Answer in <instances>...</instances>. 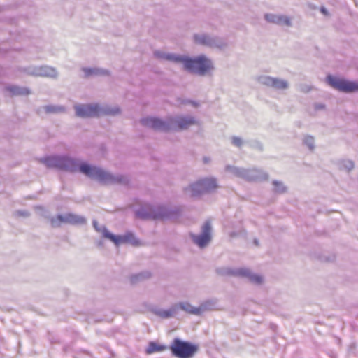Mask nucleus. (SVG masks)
<instances>
[{"instance_id": "obj_1", "label": "nucleus", "mask_w": 358, "mask_h": 358, "mask_svg": "<svg viewBox=\"0 0 358 358\" xmlns=\"http://www.w3.org/2000/svg\"><path fill=\"white\" fill-rule=\"evenodd\" d=\"M41 162L48 168H53L69 172L79 171L87 177L103 184H127L128 179L122 175H113L103 169L91 166L87 163H80L76 159L67 155H52L41 159Z\"/></svg>"}, {"instance_id": "obj_2", "label": "nucleus", "mask_w": 358, "mask_h": 358, "mask_svg": "<svg viewBox=\"0 0 358 358\" xmlns=\"http://www.w3.org/2000/svg\"><path fill=\"white\" fill-rule=\"evenodd\" d=\"M154 55L156 58L159 59L174 63H182L185 70L201 76L206 75L214 69L212 61L204 55L191 58L174 53L156 50L154 52Z\"/></svg>"}, {"instance_id": "obj_3", "label": "nucleus", "mask_w": 358, "mask_h": 358, "mask_svg": "<svg viewBox=\"0 0 358 358\" xmlns=\"http://www.w3.org/2000/svg\"><path fill=\"white\" fill-rule=\"evenodd\" d=\"M142 125L159 131H182L196 124V119L191 115L169 116L162 120L158 117H147L141 120Z\"/></svg>"}, {"instance_id": "obj_4", "label": "nucleus", "mask_w": 358, "mask_h": 358, "mask_svg": "<svg viewBox=\"0 0 358 358\" xmlns=\"http://www.w3.org/2000/svg\"><path fill=\"white\" fill-rule=\"evenodd\" d=\"M135 214L142 220H171L179 217L180 209L178 207L146 205L138 208Z\"/></svg>"}, {"instance_id": "obj_5", "label": "nucleus", "mask_w": 358, "mask_h": 358, "mask_svg": "<svg viewBox=\"0 0 358 358\" xmlns=\"http://www.w3.org/2000/svg\"><path fill=\"white\" fill-rule=\"evenodd\" d=\"M76 115L81 118L99 117L101 115H116L120 113V108L117 106L100 105L98 103L76 104Z\"/></svg>"}, {"instance_id": "obj_6", "label": "nucleus", "mask_w": 358, "mask_h": 358, "mask_svg": "<svg viewBox=\"0 0 358 358\" xmlns=\"http://www.w3.org/2000/svg\"><path fill=\"white\" fill-rule=\"evenodd\" d=\"M225 171L231 173L233 176L248 182L266 180L268 178L267 173L262 169L256 168L245 169L231 165H227L225 166Z\"/></svg>"}, {"instance_id": "obj_7", "label": "nucleus", "mask_w": 358, "mask_h": 358, "mask_svg": "<svg viewBox=\"0 0 358 358\" xmlns=\"http://www.w3.org/2000/svg\"><path fill=\"white\" fill-rule=\"evenodd\" d=\"M218 187L217 179L214 177L203 178L191 184L185 189L186 194L192 197L199 196L201 194L210 193Z\"/></svg>"}, {"instance_id": "obj_8", "label": "nucleus", "mask_w": 358, "mask_h": 358, "mask_svg": "<svg viewBox=\"0 0 358 358\" xmlns=\"http://www.w3.org/2000/svg\"><path fill=\"white\" fill-rule=\"evenodd\" d=\"M172 355L178 358H191L197 350V346L179 338H175L170 345Z\"/></svg>"}, {"instance_id": "obj_9", "label": "nucleus", "mask_w": 358, "mask_h": 358, "mask_svg": "<svg viewBox=\"0 0 358 358\" xmlns=\"http://www.w3.org/2000/svg\"><path fill=\"white\" fill-rule=\"evenodd\" d=\"M217 272L221 275H231L236 277L246 278L250 282L255 285H259L263 282V278L261 275L252 273L250 269L246 268H218Z\"/></svg>"}, {"instance_id": "obj_10", "label": "nucleus", "mask_w": 358, "mask_h": 358, "mask_svg": "<svg viewBox=\"0 0 358 358\" xmlns=\"http://www.w3.org/2000/svg\"><path fill=\"white\" fill-rule=\"evenodd\" d=\"M195 43L213 48H223L227 45L225 40L207 34H196L193 36Z\"/></svg>"}, {"instance_id": "obj_11", "label": "nucleus", "mask_w": 358, "mask_h": 358, "mask_svg": "<svg viewBox=\"0 0 358 358\" xmlns=\"http://www.w3.org/2000/svg\"><path fill=\"white\" fill-rule=\"evenodd\" d=\"M327 82L334 89L343 92H353L358 91V83L348 81L333 76L327 77Z\"/></svg>"}, {"instance_id": "obj_12", "label": "nucleus", "mask_w": 358, "mask_h": 358, "mask_svg": "<svg viewBox=\"0 0 358 358\" xmlns=\"http://www.w3.org/2000/svg\"><path fill=\"white\" fill-rule=\"evenodd\" d=\"M257 80L259 84L268 87H271L278 91L286 90L289 87V82L285 79L280 78L262 75L258 76Z\"/></svg>"}, {"instance_id": "obj_13", "label": "nucleus", "mask_w": 358, "mask_h": 358, "mask_svg": "<svg viewBox=\"0 0 358 358\" xmlns=\"http://www.w3.org/2000/svg\"><path fill=\"white\" fill-rule=\"evenodd\" d=\"M211 223L210 221H206L201 227V233L196 235L192 233L189 234L192 241L200 248H203L208 245L211 240Z\"/></svg>"}, {"instance_id": "obj_14", "label": "nucleus", "mask_w": 358, "mask_h": 358, "mask_svg": "<svg viewBox=\"0 0 358 358\" xmlns=\"http://www.w3.org/2000/svg\"><path fill=\"white\" fill-rule=\"evenodd\" d=\"M24 71L31 76L49 77L55 78L57 76L56 69L49 66H29L24 69Z\"/></svg>"}, {"instance_id": "obj_15", "label": "nucleus", "mask_w": 358, "mask_h": 358, "mask_svg": "<svg viewBox=\"0 0 358 358\" xmlns=\"http://www.w3.org/2000/svg\"><path fill=\"white\" fill-rule=\"evenodd\" d=\"M107 238L113 241L116 245L120 243H131L133 245L137 243V240L132 233L128 232L122 236H115L113 234H106Z\"/></svg>"}, {"instance_id": "obj_16", "label": "nucleus", "mask_w": 358, "mask_h": 358, "mask_svg": "<svg viewBox=\"0 0 358 358\" xmlns=\"http://www.w3.org/2000/svg\"><path fill=\"white\" fill-rule=\"evenodd\" d=\"M264 19L269 23L278 25L292 26V22L289 17L284 15H276L273 13H266L264 15Z\"/></svg>"}, {"instance_id": "obj_17", "label": "nucleus", "mask_w": 358, "mask_h": 358, "mask_svg": "<svg viewBox=\"0 0 358 358\" xmlns=\"http://www.w3.org/2000/svg\"><path fill=\"white\" fill-rule=\"evenodd\" d=\"M176 307V313H178L179 310H182L189 314L199 315V310L197 307L192 306L187 301L179 302L175 304Z\"/></svg>"}, {"instance_id": "obj_18", "label": "nucleus", "mask_w": 358, "mask_h": 358, "mask_svg": "<svg viewBox=\"0 0 358 358\" xmlns=\"http://www.w3.org/2000/svg\"><path fill=\"white\" fill-rule=\"evenodd\" d=\"M4 90L7 92H9L13 96H25L30 94V90L29 88L14 85H6L4 86Z\"/></svg>"}, {"instance_id": "obj_19", "label": "nucleus", "mask_w": 358, "mask_h": 358, "mask_svg": "<svg viewBox=\"0 0 358 358\" xmlns=\"http://www.w3.org/2000/svg\"><path fill=\"white\" fill-rule=\"evenodd\" d=\"M154 313L162 318H169L177 314L175 304L169 309L156 308Z\"/></svg>"}, {"instance_id": "obj_20", "label": "nucleus", "mask_w": 358, "mask_h": 358, "mask_svg": "<svg viewBox=\"0 0 358 358\" xmlns=\"http://www.w3.org/2000/svg\"><path fill=\"white\" fill-rule=\"evenodd\" d=\"M50 221L53 227H59L62 223L69 224V213L59 214L56 217H52Z\"/></svg>"}, {"instance_id": "obj_21", "label": "nucleus", "mask_w": 358, "mask_h": 358, "mask_svg": "<svg viewBox=\"0 0 358 358\" xmlns=\"http://www.w3.org/2000/svg\"><path fill=\"white\" fill-rule=\"evenodd\" d=\"M87 223V219L82 215L73 213H69V224L71 225H84Z\"/></svg>"}, {"instance_id": "obj_22", "label": "nucleus", "mask_w": 358, "mask_h": 358, "mask_svg": "<svg viewBox=\"0 0 358 358\" xmlns=\"http://www.w3.org/2000/svg\"><path fill=\"white\" fill-rule=\"evenodd\" d=\"M83 72L85 73V76L86 77H89L90 76H99V75H108V71L99 68H83Z\"/></svg>"}, {"instance_id": "obj_23", "label": "nucleus", "mask_w": 358, "mask_h": 358, "mask_svg": "<svg viewBox=\"0 0 358 358\" xmlns=\"http://www.w3.org/2000/svg\"><path fill=\"white\" fill-rule=\"evenodd\" d=\"M46 113H64L66 108L59 105H47L43 107Z\"/></svg>"}, {"instance_id": "obj_24", "label": "nucleus", "mask_w": 358, "mask_h": 358, "mask_svg": "<svg viewBox=\"0 0 358 358\" xmlns=\"http://www.w3.org/2000/svg\"><path fill=\"white\" fill-rule=\"evenodd\" d=\"M150 276H151V273L149 271H143L139 273L131 275L130 280H131V282L132 284H134L138 282L142 281L143 280L148 279Z\"/></svg>"}, {"instance_id": "obj_25", "label": "nucleus", "mask_w": 358, "mask_h": 358, "mask_svg": "<svg viewBox=\"0 0 358 358\" xmlns=\"http://www.w3.org/2000/svg\"><path fill=\"white\" fill-rule=\"evenodd\" d=\"M216 304V301L214 300H207L201 303V305L197 307L199 310V315H201L206 310L212 309Z\"/></svg>"}, {"instance_id": "obj_26", "label": "nucleus", "mask_w": 358, "mask_h": 358, "mask_svg": "<svg viewBox=\"0 0 358 358\" xmlns=\"http://www.w3.org/2000/svg\"><path fill=\"white\" fill-rule=\"evenodd\" d=\"M166 349L164 345H160L157 344L155 342H150L148 345V347L146 349L147 354H151L155 352H161Z\"/></svg>"}, {"instance_id": "obj_27", "label": "nucleus", "mask_w": 358, "mask_h": 358, "mask_svg": "<svg viewBox=\"0 0 358 358\" xmlns=\"http://www.w3.org/2000/svg\"><path fill=\"white\" fill-rule=\"evenodd\" d=\"M92 224H93V227L94 228V229L98 231V232H101L103 234V236L104 238H107V236H106V234H111L110 232L108 231V230L107 229V228L103 226V225H99L98 224V222L95 220H93L92 222Z\"/></svg>"}, {"instance_id": "obj_28", "label": "nucleus", "mask_w": 358, "mask_h": 358, "mask_svg": "<svg viewBox=\"0 0 358 358\" xmlns=\"http://www.w3.org/2000/svg\"><path fill=\"white\" fill-rule=\"evenodd\" d=\"M273 185L274 186V192L278 194H282L286 192V187L284 184L278 180H273Z\"/></svg>"}, {"instance_id": "obj_29", "label": "nucleus", "mask_w": 358, "mask_h": 358, "mask_svg": "<svg viewBox=\"0 0 358 358\" xmlns=\"http://www.w3.org/2000/svg\"><path fill=\"white\" fill-rule=\"evenodd\" d=\"M303 143L310 150L315 148V140L312 136H306L303 138Z\"/></svg>"}, {"instance_id": "obj_30", "label": "nucleus", "mask_w": 358, "mask_h": 358, "mask_svg": "<svg viewBox=\"0 0 358 358\" xmlns=\"http://www.w3.org/2000/svg\"><path fill=\"white\" fill-rule=\"evenodd\" d=\"M341 166L344 169L347 170L348 171H350L352 169H353V168L355 166V164H354V162L352 160L345 159V160H343L341 162Z\"/></svg>"}, {"instance_id": "obj_31", "label": "nucleus", "mask_w": 358, "mask_h": 358, "mask_svg": "<svg viewBox=\"0 0 358 358\" xmlns=\"http://www.w3.org/2000/svg\"><path fill=\"white\" fill-rule=\"evenodd\" d=\"M231 143L233 145L240 148L244 144V141L241 137L234 136L231 138Z\"/></svg>"}, {"instance_id": "obj_32", "label": "nucleus", "mask_w": 358, "mask_h": 358, "mask_svg": "<svg viewBox=\"0 0 358 358\" xmlns=\"http://www.w3.org/2000/svg\"><path fill=\"white\" fill-rule=\"evenodd\" d=\"M320 12H321L322 14H324V15H329V12H328V10H327V8H324V6H322V7L320 8Z\"/></svg>"}, {"instance_id": "obj_33", "label": "nucleus", "mask_w": 358, "mask_h": 358, "mask_svg": "<svg viewBox=\"0 0 358 358\" xmlns=\"http://www.w3.org/2000/svg\"><path fill=\"white\" fill-rule=\"evenodd\" d=\"M191 103L194 107H197L199 106V103L194 101H186L184 102V103Z\"/></svg>"}, {"instance_id": "obj_34", "label": "nucleus", "mask_w": 358, "mask_h": 358, "mask_svg": "<svg viewBox=\"0 0 358 358\" xmlns=\"http://www.w3.org/2000/svg\"><path fill=\"white\" fill-rule=\"evenodd\" d=\"M17 214L20 215L22 216H28L29 215V213L27 211H18Z\"/></svg>"}, {"instance_id": "obj_35", "label": "nucleus", "mask_w": 358, "mask_h": 358, "mask_svg": "<svg viewBox=\"0 0 358 358\" xmlns=\"http://www.w3.org/2000/svg\"><path fill=\"white\" fill-rule=\"evenodd\" d=\"M324 105H322V104H319V105H317V106H315V108H316V109H322V108H324Z\"/></svg>"}, {"instance_id": "obj_36", "label": "nucleus", "mask_w": 358, "mask_h": 358, "mask_svg": "<svg viewBox=\"0 0 358 358\" xmlns=\"http://www.w3.org/2000/svg\"><path fill=\"white\" fill-rule=\"evenodd\" d=\"M257 148L260 150H262V145L259 143H257Z\"/></svg>"}, {"instance_id": "obj_37", "label": "nucleus", "mask_w": 358, "mask_h": 358, "mask_svg": "<svg viewBox=\"0 0 358 358\" xmlns=\"http://www.w3.org/2000/svg\"><path fill=\"white\" fill-rule=\"evenodd\" d=\"M203 161H204L205 163H208L210 161V159L207 158V157H204L203 158Z\"/></svg>"}, {"instance_id": "obj_38", "label": "nucleus", "mask_w": 358, "mask_h": 358, "mask_svg": "<svg viewBox=\"0 0 358 358\" xmlns=\"http://www.w3.org/2000/svg\"><path fill=\"white\" fill-rule=\"evenodd\" d=\"M255 243L256 245H257V240H255Z\"/></svg>"}, {"instance_id": "obj_39", "label": "nucleus", "mask_w": 358, "mask_h": 358, "mask_svg": "<svg viewBox=\"0 0 358 358\" xmlns=\"http://www.w3.org/2000/svg\"><path fill=\"white\" fill-rule=\"evenodd\" d=\"M0 54H1V50H0Z\"/></svg>"}]
</instances>
